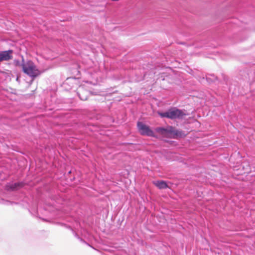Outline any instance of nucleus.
<instances>
[{"label": "nucleus", "mask_w": 255, "mask_h": 255, "mask_svg": "<svg viewBox=\"0 0 255 255\" xmlns=\"http://www.w3.org/2000/svg\"><path fill=\"white\" fill-rule=\"evenodd\" d=\"M84 92V90L82 88H80L77 92L79 98L82 101H86L87 100V96L83 95Z\"/></svg>", "instance_id": "8"}, {"label": "nucleus", "mask_w": 255, "mask_h": 255, "mask_svg": "<svg viewBox=\"0 0 255 255\" xmlns=\"http://www.w3.org/2000/svg\"><path fill=\"white\" fill-rule=\"evenodd\" d=\"M21 66L22 70L24 73L31 78H35L40 75V72L36 68L33 62L29 60L24 63L23 60Z\"/></svg>", "instance_id": "2"}, {"label": "nucleus", "mask_w": 255, "mask_h": 255, "mask_svg": "<svg viewBox=\"0 0 255 255\" xmlns=\"http://www.w3.org/2000/svg\"><path fill=\"white\" fill-rule=\"evenodd\" d=\"M12 50H8L6 51H3L0 52V62L3 61H8L12 59Z\"/></svg>", "instance_id": "5"}, {"label": "nucleus", "mask_w": 255, "mask_h": 255, "mask_svg": "<svg viewBox=\"0 0 255 255\" xmlns=\"http://www.w3.org/2000/svg\"><path fill=\"white\" fill-rule=\"evenodd\" d=\"M22 184L21 183H10L6 186V188L7 189H10L11 190H14L18 188L21 187Z\"/></svg>", "instance_id": "7"}, {"label": "nucleus", "mask_w": 255, "mask_h": 255, "mask_svg": "<svg viewBox=\"0 0 255 255\" xmlns=\"http://www.w3.org/2000/svg\"><path fill=\"white\" fill-rule=\"evenodd\" d=\"M158 114L161 118H167L172 120L181 119L186 115V114L183 111L176 108L170 109L165 112H158Z\"/></svg>", "instance_id": "1"}, {"label": "nucleus", "mask_w": 255, "mask_h": 255, "mask_svg": "<svg viewBox=\"0 0 255 255\" xmlns=\"http://www.w3.org/2000/svg\"><path fill=\"white\" fill-rule=\"evenodd\" d=\"M157 130L162 134H170L172 135L173 138L182 137L186 135L184 131L176 129L172 126H169L166 128H159Z\"/></svg>", "instance_id": "3"}, {"label": "nucleus", "mask_w": 255, "mask_h": 255, "mask_svg": "<svg viewBox=\"0 0 255 255\" xmlns=\"http://www.w3.org/2000/svg\"><path fill=\"white\" fill-rule=\"evenodd\" d=\"M4 201L3 200H2L1 202H0V203H2V204H4Z\"/></svg>", "instance_id": "9"}, {"label": "nucleus", "mask_w": 255, "mask_h": 255, "mask_svg": "<svg viewBox=\"0 0 255 255\" xmlns=\"http://www.w3.org/2000/svg\"><path fill=\"white\" fill-rule=\"evenodd\" d=\"M139 131L142 135L153 136L154 135L153 131L150 129L149 127L147 126L142 122H138L137 124Z\"/></svg>", "instance_id": "4"}, {"label": "nucleus", "mask_w": 255, "mask_h": 255, "mask_svg": "<svg viewBox=\"0 0 255 255\" xmlns=\"http://www.w3.org/2000/svg\"><path fill=\"white\" fill-rule=\"evenodd\" d=\"M154 184L160 189H166L168 187L166 182L164 181H157Z\"/></svg>", "instance_id": "6"}]
</instances>
